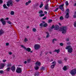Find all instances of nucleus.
<instances>
[{
  "label": "nucleus",
  "instance_id": "nucleus-1",
  "mask_svg": "<svg viewBox=\"0 0 76 76\" xmlns=\"http://www.w3.org/2000/svg\"><path fill=\"white\" fill-rule=\"evenodd\" d=\"M71 47V46L69 45L66 46L65 48L66 50H68V53H72V51H73V49Z\"/></svg>",
  "mask_w": 76,
  "mask_h": 76
},
{
  "label": "nucleus",
  "instance_id": "nucleus-2",
  "mask_svg": "<svg viewBox=\"0 0 76 76\" xmlns=\"http://www.w3.org/2000/svg\"><path fill=\"white\" fill-rule=\"evenodd\" d=\"M61 31L62 34H66L67 32V28L66 26H63L61 28Z\"/></svg>",
  "mask_w": 76,
  "mask_h": 76
},
{
  "label": "nucleus",
  "instance_id": "nucleus-3",
  "mask_svg": "<svg viewBox=\"0 0 76 76\" xmlns=\"http://www.w3.org/2000/svg\"><path fill=\"white\" fill-rule=\"evenodd\" d=\"M7 5L8 7L10 6H13V1L12 0H10L9 1L7 2Z\"/></svg>",
  "mask_w": 76,
  "mask_h": 76
},
{
  "label": "nucleus",
  "instance_id": "nucleus-4",
  "mask_svg": "<svg viewBox=\"0 0 76 76\" xmlns=\"http://www.w3.org/2000/svg\"><path fill=\"white\" fill-rule=\"evenodd\" d=\"M72 76H75L76 74V69H73L71 70L70 72Z\"/></svg>",
  "mask_w": 76,
  "mask_h": 76
},
{
  "label": "nucleus",
  "instance_id": "nucleus-5",
  "mask_svg": "<svg viewBox=\"0 0 76 76\" xmlns=\"http://www.w3.org/2000/svg\"><path fill=\"white\" fill-rule=\"evenodd\" d=\"M41 65V63L39 62V61H37L36 63V66L34 67V69L35 70H38V69H39V67L37 66H40Z\"/></svg>",
  "mask_w": 76,
  "mask_h": 76
},
{
  "label": "nucleus",
  "instance_id": "nucleus-6",
  "mask_svg": "<svg viewBox=\"0 0 76 76\" xmlns=\"http://www.w3.org/2000/svg\"><path fill=\"white\" fill-rule=\"evenodd\" d=\"M64 4H62L61 5H60L59 7V8L60 9V10H62L63 12H64Z\"/></svg>",
  "mask_w": 76,
  "mask_h": 76
},
{
  "label": "nucleus",
  "instance_id": "nucleus-7",
  "mask_svg": "<svg viewBox=\"0 0 76 76\" xmlns=\"http://www.w3.org/2000/svg\"><path fill=\"white\" fill-rule=\"evenodd\" d=\"M16 72L17 73H22V69L20 68H18L16 70Z\"/></svg>",
  "mask_w": 76,
  "mask_h": 76
},
{
  "label": "nucleus",
  "instance_id": "nucleus-8",
  "mask_svg": "<svg viewBox=\"0 0 76 76\" xmlns=\"http://www.w3.org/2000/svg\"><path fill=\"white\" fill-rule=\"evenodd\" d=\"M40 48V45L38 44H37L34 45V48L35 50H38Z\"/></svg>",
  "mask_w": 76,
  "mask_h": 76
},
{
  "label": "nucleus",
  "instance_id": "nucleus-9",
  "mask_svg": "<svg viewBox=\"0 0 76 76\" xmlns=\"http://www.w3.org/2000/svg\"><path fill=\"white\" fill-rule=\"evenodd\" d=\"M0 21L2 23L3 25H5L6 23V21L4 20L3 18H2L1 19Z\"/></svg>",
  "mask_w": 76,
  "mask_h": 76
},
{
  "label": "nucleus",
  "instance_id": "nucleus-10",
  "mask_svg": "<svg viewBox=\"0 0 76 76\" xmlns=\"http://www.w3.org/2000/svg\"><path fill=\"white\" fill-rule=\"evenodd\" d=\"M5 66V64L4 63H2L0 65V69H3Z\"/></svg>",
  "mask_w": 76,
  "mask_h": 76
},
{
  "label": "nucleus",
  "instance_id": "nucleus-11",
  "mask_svg": "<svg viewBox=\"0 0 76 76\" xmlns=\"http://www.w3.org/2000/svg\"><path fill=\"white\" fill-rule=\"evenodd\" d=\"M15 69H16V68L15 66H12L11 68V69L13 72H14L15 71Z\"/></svg>",
  "mask_w": 76,
  "mask_h": 76
},
{
  "label": "nucleus",
  "instance_id": "nucleus-12",
  "mask_svg": "<svg viewBox=\"0 0 76 76\" xmlns=\"http://www.w3.org/2000/svg\"><path fill=\"white\" fill-rule=\"evenodd\" d=\"M69 18V12H67L66 13V15L65 16V18L68 19Z\"/></svg>",
  "mask_w": 76,
  "mask_h": 76
},
{
  "label": "nucleus",
  "instance_id": "nucleus-13",
  "mask_svg": "<svg viewBox=\"0 0 76 76\" xmlns=\"http://www.w3.org/2000/svg\"><path fill=\"white\" fill-rule=\"evenodd\" d=\"M24 49L26 50V51H27L28 52H30L31 51V48H26V47H24Z\"/></svg>",
  "mask_w": 76,
  "mask_h": 76
},
{
  "label": "nucleus",
  "instance_id": "nucleus-14",
  "mask_svg": "<svg viewBox=\"0 0 76 76\" xmlns=\"http://www.w3.org/2000/svg\"><path fill=\"white\" fill-rule=\"evenodd\" d=\"M45 10H48L49 8H48V4H47L45 7Z\"/></svg>",
  "mask_w": 76,
  "mask_h": 76
},
{
  "label": "nucleus",
  "instance_id": "nucleus-15",
  "mask_svg": "<svg viewBox=\"0 0 76 76\" xmlns=\"http://www.w3.org/2000/svg\"><path fill=\"white\" fill-rule=\"evenodd\" d=\"M58 28H59V26L57 25L55 26L54 27V29L55 30H57V29H58Z\"/></svg>",
  "mask_w": 76,
  "mask_h": 76
},
{
  "label": "nucleus",
  "instance_id": "nucleus-16",
  "mask_svg": "<svg viewBox=\"0 0 76 76\" xmlns=\"http://www.w3.org/2000/svg\"><path fill=\"white\" fill-rule=\"evenodd\" d=\"M4 33V31L2 30H0V35L3 34Z\"/></svg>",
  "mask_w": 76,
  "mask_h": 76
},
{
  "label": "nucleus",
  "instance_id": "nucleus-17",
  "mask_svg": "<svg viewBox=\"0 0 76 76\" xmlns=\"http://www.w3.org/2000/svg\"><path fill=\"white\" fill-rule=\"evenodd\" d=\"M39 75V72H36L34 74V76H38Z\"/></svg>",
  "mask_w": 76,
  "mask_h": 76
},
{
  "label": "nucleus",
  "instance_id": "nucleus-18",
  "mask_svg": "<svg viewBox=\"0 0 76 76\" xmlns=\"http://www.w3.org/2000/svg\"><path fill=\"white\" fill-rule=\"evenodd\" d=\"M5 70L7 71V72H10V67H8L6 70Z\"/></svg>",
  "mask_w": 76,
  "mask_h": 76
},
{
  "label": "nucleus",
  "instance_id": "nucleus-19",
  "mask_svg": "<svg viewBox=\"0 0 76 76\" xmlns=\"http://www.w3.org/2000/svg\"><path fill=\"white\" fill-rule=\"evenodd\" d=\"M54 52H57V53H58L60 52V49H56L54 51Z\"/></svg>",
  "mask_w": 76,
  "mask_h": 76
},
{
  "label": "nucleus",
  "instance_id": "nucleus-20",
  "mask_svg": "<svg viewBox=\"0 0 76 76\" xmlns=\"http://www.w3.org/2000/svg\"><path fill=\"white\" fill-rule=\"evenodd\" d=\"M63 69L64 70H66L67 69V66H64V67H63Z\"/></svg>",
  "mask_w": 76,
  "mask_h": 76
},
{
  "label": "nucleus",
  "instance_id": "nucleus-21",
  "mask_svg": "<svg viewBox=\"0 0 76 76\" xmlns=\"http://www.w3.org/2000/svg\"><path fill=\"white\" fill-rule=\"evenodd\" d=\"M47 26H48V24L47 23H45L43 24V27H46Z\"/></svg>",
  "mask_w": 76,
  "mask_h": 76
},
{
  "label": "nucleus",
  "instance_id": "nucleus-22",
  "mask_svg": "<svg viewBox=\"0 0 76 76\" xmlns=\"http://www.w3.org/2000/svg\"><path fill=\"white\" fill-rule=\"evenodd\" d=\"M57 41V39H53V40H52V43L53 44H54V41Z\"/></svg>",
  "mask_w": 76,
  "mask_h": 76
},
{
  "label": "nucleus",
  "instance_id": "nucleus-23",
  "mask_svg": "<svg viewBox=\"0 0 76 76\" xmlns=\"http://www.w3.org/2000/svg\"><path fill=\"white\" fill-rule=\"evenodd\" d=\"M46 34H47L46 38H48V37H49V36H50V35H49V33L48 32H46Z\"/></svg>",
  "mask_w": 76,
  "mask_h": 76
},
{
  "label": "nucleus",
  "instance_id": "nucleus-24",
  "mask_svg": "<svg viewBox=\"0 0 76 76\" xmlns=\"http://www.w3.org/2000/svg\"><path fill=\"white\" fill-rule=\"evenodd\" d=\"M3 7L4 9H7V6H6V4H4L3 5Z\"/></svg>",
  "mask_w": 76,
  "mask_h": 76
},
{
  "label": "nucleus",
  "instance_id": "nucleus-25",
  "mask_svg": "<svg viewBox=\"0 0 76 76\" xmlns=\"http://www.w3.org/2000/svg\"><path fill=\"white\" fill-rule=\"evenodd\" d=\"M7 67H10L11 66H12V65L10 64H8L7 65Z\"/></svg>",
  "mask_w": 76,
  "mask_h": 76
},
{
  "label": "nucleus",
  "instance_id": "nucleus-26",
  "mask_svg": "<svg viewBox=\"0 0 76 76\" xmlns=\"http://www.w3.org/2000/svg\"><path fill=\"white\" fill-rule=\"evenodd\" d=\"M43 6V4H42V2L40 5L39 6V7L40 8H42Z\"/></svg>",
  "mask_w": 76,
  "mask_h": 76
},
{
  "label": "nucleus",
  "instance_id": "nucleus-27",
  "mask_svg": "<svg viewBox=\"0 0 76 76\" xmlns=\"http://www.w3.org/2000/svg\"><path fill=\"white\" fill-rule=\"evenodd\" d=\"M76 18V11L74 12V18Z\"/></svg>",
  "mask_w": 76,
  "mask_h": 76
},
{
  "label": "nucleus",
  "instance_id": "nucleus-28",
  "mask_svg": "<svg viewBox=\"0 0 76 76\" xmlns=\"http://www.w3.org/2000/svg\"><path fill=\"white\" fill-rule=\"evenodd\" d=\"M64 19V18H63V16H61L59 18L60 20H63Z\"/></svg>",
  "mask_w": 76,
  "mask_h": 76
},
{
  "label": "nucleus",
  "instance_id": "nucleus-29",
  "mask_svg": "<svg viewBox=\"0 0 76 76\" xmlns=\"http://www.w3.org/2000/svg\"><path fill=\"white\" fill-rule=\"evenodd\" d=\"M4 73V71L1 70L0 71V74H3Z\"/></svg>",
  "mask_w": 76,
  "mask_h": 76
},
{
  "label": "nucleus",
  "instance_id": "nucleus-30",
  "mask_svg": "<svg viewBox=\"0 0 76 76\" xmlns=\"http://www.w3.org/2000/svg\"><path fill=\"white\" fill-rule=\"evenodd\" d=\"M10 14L11 15H14V11H11L10 12Z\"/></svg>",
  "mask_w": 76,
  "mask_h": 76
},
{
  "label": "nucleus",
  "instance_id": "nucleus-31",
  "mask_svg": "<svg viewBox=\"0 0 76 76\" xmlns=\"http://www.w3.org/2000/svg\"><path fill=\"white\" fill-rule=\"evenodd\" d=\"M55 66V65L53 64L51 66V68H52V69H53V68H54V67Z\"/></svg>",
  "mask_w": 76,
  "mask_h": 76
},
{
  "label": "nucleus",
  "instance_id": "nucleus-32",
  "mask_svg": "<svg viewBox=\"0 0 76 76\" xmlns=\"http://www.w3.org/2000/svg\"><path fill=\"white\" fill-rule=\"evenodd\" d=\"M39 13L40 14H42V13H43V11L42 10H40L39 12Z\"/></svg>",
  "mask_w": 76,
  "mask_h": 76
},
{
  "label": "nucleus",
  "instance_id": "nucleus-33",
  "mask_svg": "<svg viewBox=\"0 0 76 76\" xmlns=\"http://www.w3.org/2000/svg\"><path fill=\"white\" fill-rule=\"evenodd\" d=\"M65 4L66 6H68V5H69V3H68V1H66L65 2Z\"/></svg>",
  "mask_w": 76,
  "mask_h": 76
},
{
  "label": "nucleus",
  "instance_id": "nucleus-34",
  "mask_svg": "<svg viewBox=\"0 0 76 76\" xmlns=\"http://www.w3.org/2000/svg\"><path fill=\"white\" fill-rule=\"evenodd\" d=\"M44 14H42L40 15H39V16H40V17H42V16H44Z\"/></svg>",
  "mask_w": 76,
  "mask_h": 76
},
{
  "label": "nucleus",
  "instance_id": "nucleus-35",
  "mask_svg": "<svg viewBox=\"0 0 76 76\" xmlns=\"http://www.w3.org/2000/svg\"><path fill=\"white\" fill-rule=\"evenodd\" d=\"M7 23H9V24H10V25H11L12 24V23L10 22V21H7Z\"/></svg>",
  "mask_w": 76,
  "mask_h": 76
},
{
  "label": "nucleus",
  "instance_id": "nucleus-36",
  "mask_svg": "<svg viewBox=\"0 0 76 76\" xmlns=\"http://www.w3.org/2000/svg\"><path fill=\"white\" fill-rule=\"evenodd\" d=\"M74 25L75 27H76V21H75V22H74Z\"/></svg>",
  "mask_w": 76,
  "mask_h": 76
},
{
  "label": "nucleus",
  "instance_id": "nucleus-37",
  "mask_svg": "<svg viewBox=\"0 0 76 76\" xmlns=\"http://www.w3.org/2000/svg\"><path fill=\"white\" fill-rule=\"evenodd\" d=\"M42 70H45V68L44 66L42 67V68L41 69Z\"/></svg>",
  "mask_w": 76,
  "mask_h": 76
},
{
  "label": "nucleus",
  "instance_id": "nucleus-38",
  "mask_svg": "<svg viewBox=\"0 0 76 76\" xmlns=\"http://www.w3.org/2000/svg\"><path fill=\"white\" fill-rule=\"evenodd\" d=\"M56 62L53 61L52 63V64H54L55 65H56Z\"/></svg>",
  "mask_w": 76,
  "mask_h": 76
},
{
  "label": "nucleus",
  "instance_id": "nucleus-39",
  "mask_svg": "<svg viewBox=\"0 0 76 76\" xmlns=\"http://www.w3.org/2000/svg\"><path fill=\"white\" fill-rule=\"evenodd\" d=\"M52 21L53 20H48V22L49 23H51V22H52Z\"/></svg>",
  "mask_w": 76,
  "mask_h": 76
},
{
  "label": "nucleus",
  "instance_id": "nucleus-40",
  "mask_svg": "<svg viewBox=\"0 0 76 76\" xmlns=\"http://www.w3.org/2000/svg\"><path fill=\"white\" fill-rule=\"evenodd\" d=\"M30 61H31V59H29L27 60V63H30Z\"/></svg>",
  "mask_w": 76,
  "mask_h": 76
},
{
  "label": "nucleus",
  "instance_id": "nucleus-41",
  "mask_svg": "<svg viewBox=\"0 0 76 76\" xmlns=\"http://www.w3.org/2000/svg\"><path fill=\"white\" fill-rule=\"evenodd\" d=\"M24 41L25 42H26V41H28V39H27L26 38H25Z\"/></svg>",
  "mask_w": 76,
  "mask_h": 76
},
{
  "label": "nucleus",
  "instance_id": "nucleus-42",
  "mask_svg": "<svg viewBox=\"0 0 76 76\" xmlns=\"http://www.w3.org/2000/svg\"><path fill=\"white\" fill-rule=\"evenodd\" d=\"M60 45H61V46H63V43H61L60 44Z\"/></svg>",
  "mask_w": 76,
  "mask_h": 76
},
{
  "label": "nucleus",
  "instance_id": "nucleus-43",
  "mask_svg": "<svg viewBox=\"0 0 76 76\" xmlns=\"http://www.w3.org/2000/svg\"><path fill=\"white\" fill-rule=\"evenodd\" d=\"M67 45H70L71 44V43L70 42H68L66 43Z\"/></svg>",
  "mask_w": 76,
  "mask_h": 76
},
{
  "label": "nucleus",
  "instance_id": "nucleus-44",
  "mask_svg": "<svg viewBox=\"0 0 76 76\" xmlns=\"http://www.w3.org/2000/svg\"><path fill=\"white\" fill-rule=\"evenodd\" d=\"M43 24L42 23H41L40 24H39V26H43Z\"/></svg>",
  "mask_w": 76,
  "mask_h": 76
},
{
  "label": "nucleus",
  "instance_id": "nucleus-45",
  "mask_svg": "<svg viewBox=\"0 0 76 76\" xmlns=\"http://www.w3.org/2000/svg\"><path fill=\"white\" fill-rule=\"evenodd\" d=\"M1 3H3V0H0V4H1Z\"/></svg>",
  "mask_w": 76,
  "mask_h": 76
},
{
  "label": "nucleus",
  "instance_id": "nucleus-46",
  "mask_svg": "<svg viewBox=\"0 0 76 76\" xmlns=\"http://www.w3.org/2000/svg\"><path fill=\"white\" fill-rule=\"evenodd\" d=\"M33 31L34 32H35L36 31V29L33 28Z\"/></svg>",
  "mask_w": 76,
  "mask_h": 76
},
{
  "label": "nucleus",
  "instance_id": "nucleus-47",
  "mask_svg": "<svg viewBox=\"0 0 76 76\" xmlns=\"http://www.w3.org/2000/svg\"><path fill=\"white\" fill-rule=\"evenodd\" d=\"M9 45V44L7 42L6 43V45L7 46L8 45Z\"/></svg>",
  "mask_w": 76,
  "mask_h": 76
},
{
  "label": "nucleus",
  "instance_id": "nucleus-48",
  "mask_svg": "<svg viewBox=\"0 0 76 76\" xmlns=\"http://www.w3.org/2000/svg\"><path fill=\"white\" fill-rule=\"evenodd\" d=\"M46 18H47V17H44L42 18V19H43V20H44Z\"/></svg>",
  "mask_w": 76,
  "mask_h": 76
},
{
  "label": "nucleus",
  "instance_id": "nucleus-49",
  "mask_svg": "<svg viewBox=\"0 0 76 76\" xmlns=\"http://www.w3.org/2000/svg\"><path fill=\"white\" fill-rule=\"evenodd\" d=\"M9 55H11V54H12V52H9Z\"/></svg>",
  "mask_w": 76,
  "mask_h": 76
},
{
  "label": "nucleus",
  "instance_id": "nucleus-50",
  "mask_svg": "<svg viewBox=\"0 0 76 76\" xmlns=\"http://www.w3.org/2000/svg\"><path fill=\"white\" fill-rule=\"evenodd\" d=\"M54 28V26L53 25L51 27V29H53Z\"/></svg>",
  "mask_w": 76,
  "mask_h": 76
},
{
  "label": "nucleus",
  "instance_id": "nucleus-51",
  "mask_svg": "<svg viewBox=\"0 0 76 76\" xmlns=\"http://www.w3.org/2000/svg\"><path fill=\"white\" fill-rule=\"evenodd\" d=\"M66 41H68V42H69V39L68 38H67L66 39Z\"/></svg>",
  "mask_w": 76,
  "mask_h": 76
},
{
  "label": "nucleus",
  "instance_id": "nucleus-52",
  "mask_svg": "<svg viewBox=\"0 0 76 76\" xmlns=\"http://www.w3.org/2000/svg\"><path fill=\"white\" fill-rule=\"evenodd\" d=\"M66 11L67 12H69V9H66Z\"/></svg>",
  "mask_w": 76,
  "mask_h": 76
},
{
  "label": "nucleus",
  "instance_id": "nucleus-53",
  "mask_svg": "<svg viewBox=\"0 0 76 76\" xmlns=\"http://www.w3.org/2000/svg\"><path fill=\"white\" fill-rule=\"evenodd\" d=\"M58 10V8H57L55 9V11H57V10Z\"/></svg>",
  "mask_w": 76,
  "mask_h": 76
},
{
  "label": "nucleus",
  "instance_id": "nucleus-54",
  "mask_svg": "<svg viewBox=\"0 0 76 76\" xmlns=\"http://www.w3.org/2000/svg\"><path fill=\"white\" fill-rule=\"evenodd\" d=\"M28 4H29L28 3V2H26V6H28Z\"/></svg>",
  "mask_w": 76,
  "mask_h": 76
},
{
  "label": "nucleus",
  "instance_id": "nucleus-55",
  "mask_svg": "<svg viewBox=\"0 0 76 76\" xmlns=\"http://www.w3.org/2000/svg\"><path fill=\"white\" fill-rule=\"evenodd\" d=\"M21 47H22V48H23L25 49L24 47H24V46H23V45H21Z\"/></svg>",
  "mask_w": 76,
  "mask_h": 76
},
{
  "label": "nucleus",
  "instance_id": "nucleus-56",
  "mask_svg": "<svg viewBox=\"0 0 76 76\" xmlns=\"http://www.w3.org/2000/svg\"><path fill=\"white\" fill-rule=\"evenodd\" d=\"M58 63L60 64H61V61H58Z\"/></svg>",
  "mask_w": 76,
  "mask_h": 76
},
{
  "label": "nucleus",
  "instance_id": "nucleus-57",
  "mask_svg": "<svg viewBox=\"0 0 76 76\" xmlns=\"http://www.w3.org/2000/svg\"><path fill=\"white\" fill-rule=\"evenodd\" d=\"M31 3V1L29 0L28 2V3L29 4V3Z\"/></svg>",
  "mask_w": 76,
  "mask_h": 76
},
{
  "label": "nucleus",
  "instance_id": "nucleus-58",
  "mask_svg": "<svg viewBox=\"0 0 76 76\" xmlns=\"http://www.w3.org/2000/svg\"><path fill=\"white\" fill-rule=\"evenodd\" d=\"M6 60H3V62H6Z\"/></svg>",
  "mask_w": 76,
  "mask_h": 76
},
{
  "label": "nucleus",
  "instance_id": "nucleus-59",
  "mask_svg": "<svg viewBox=\"0 0 76 76\" xmlns=\"http://www.w3.org/2000/svg\"><path fill=\"white\" fill-rule=\"evenodd\" d=\"M64 60L65 61H66L67 60V58H64Z\"/></svg>",
  "mask_w": 76,
  "mask_h": 76
},
{
  "label": "nucleus",
  "instance_id": "nucleus-60",
  "mask_svg": "<svg viewBox=\"0 0 76 76\" xmlns=\"http://www.w3.org/2000/svg\"><path fill=\"white\" fill-rule=\"evenodd\" d=\"M50 1V0H47L46 1V3H47L48 2V1Z\"/></svg>",
  "mask_w": 76,
  "mask_h": 76
},
{
  "label": "nucleus",
  "instance_id": "nucleus-61",
  "mask_svg": "<svg viewBox=\"0 0 76 76\" xmlns=\"http://www.w3.org/2000/svg\"><path fill=\"white\" fill-rule=\"evenodd\" d=\"M24 63V64H26V63H27V61H25Z\"/></svg>",
  "mask_w": 76,
  "mask_h": 76
},
{
  "label": "nucleus",
  "instance_id": "nucleus-62",
  "mask_svg": "<svg viewBox=\"0 0 76 76\" xmlns=\"http://www.w3.org/2000/svg\"><path fill=\"white\" fill-rule=\"evenodd\" d=\"M5 20H9V18H6Z\"/></svg>",
  "mask_w": 76,
  "mask_h": 76
},
{
  "label": "nucleus",
  "instance_id": "nucleus-63",
  "mask_svg": "<svg viewBox=\"0 0 76 76\" xmlns=\"http://www.w3.org/2000/svg\"><path fill=\"white\" fill-rule=\"evenodd\" d=\"M19 0H15V1L17 2H19Z\"/></svg>",
  "mask_w": 76,
  "mask_h": 76
},
{
  "label": "nucleus",
  "instance_id": "nucleus-64",
  "mask_svg": "<svg viewBox=\"0 0 76 76\" xmlns=\"http://www.w3.org/2000/svg\"><path fill=\"white\" fill-rule=\"evenodd\" d=\"M74 6H76V3L75 4H74Z\"/></svg>",
  "mask_w": 76,
  "mask_h": 76
}]
</instances>
